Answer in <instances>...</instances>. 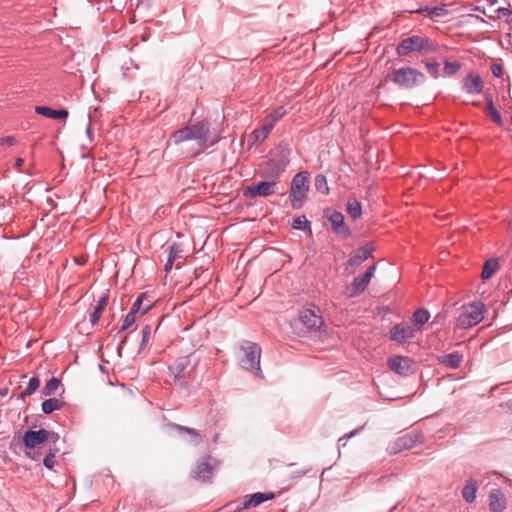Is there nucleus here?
Returning <instances> with one entry per match:
<instances>
[{
    "instance_id": "1",
    "label": "nucleus",
    "mask_w": 512,
    "mask_h": 512,
    "mask_svg": "<svg viewBox=\"0 0 512 512\" xmlns=\"http://www.w3.org/2000/svg\"><path fill=\"white\" fill-rule=\"evenodd\" d=\"M176 144L184 141L196 140L200 151L203 152L220 141L219 133L213 135L208 120H201L192 125H186L176 130L173 135Z\"/></svg>"
},
{
    "instance_id": "2",
    "label": "nucleus",
    "mask_w": 512,
    "mask_h": 512,
    "mask_svg": "<svg viewBox=\"0 0 512 512\" xmlns=\"http://www.w3.org/2000/svg\"><path fill=\"white\" fill-rule=\"evenodd\" d=\"M437 44L427 37L420 35H412L402 39L397 47L396 52L399 56L404 57L410 53L432 54L437 52Z\"/></svg>"
},
{
    "instance_id": "3",
    "label": "nucleus",
    "mask_w": 512,
    "mask_h": 512,
    "mask_svg": "<svg viewBox=\"0 0 512 512\" xmlns=\"http://www.w3.org/2000/svg\"><path fill=\"white\" fill-rule=\"evenodd\" d=\"M241 351L243 355L239 358L240 366L263 379L264 376L260 366L261 347L255 342L243 341Z\"/></svg>"
},
{
    "instance_id": "4",
    "label": "nucleus",
    "mask_w": 512,
    "mask_h": 512,
    "mask_svg": "<svg viewBox=\"0 0 512 512\" xmlns=\"http://www.w3.org/2000/svg\"><path fill=\"white\" fill-rule=\"evenodd\" d=\"M308 171H300L291 180L289 199L291 207L295 210L303 207L309 192Z\"/></svg>"
},
{
    "instance_id": "5",
    "label": "nucleus",
    "mask_w": 512,
    "mask_h": 512,
    "mask_svg": "<svg viewBox=\"0 0 512 512\" xmlns=\"http://www.w3.org/2000/svg\"><path fill=\"white\" fill-rule=\"evenodd\" d=\"M387 78L405 89H412L425 81V75L412 67H400L388 73Z\"/></svg>"
},
{
    "instance_id": "6",
    "label": "nucleus",
    "mask_w": 512,
    "mask_h": 512,
    "mask_svg": "<svg viewBox=\"0 0 512 512\" xmlns=\"http://www.w3.org/2000/svg\"><path fill=\"white\" fill-rule=\"evenodd\" d=\"M289 154V150L284 148L271 152L263 175L272 180L279 178L289 164Z\"/></svg>"
},
{
    "instance_id": "7",
    "label": "nucleus",
    "mask_w": 512,
    "mask_h": 512,
    "mask_svg": "<svg viewBox=\"0 0 512 512\" xmlns=\"http://www.w3.org/2000/svg\"><path fill=\"white\" fill-rule=\"evenodd\" d=\"M485 306L482 302H472L463 307L457 317L456 326L460 329L471 328L480 323L484 318Z\"/></svg>"
},
{
    "instance_id": "8",
    "label": "nucleus",
    "mask_w": 512,
    "mask_h": 512,
    "mask_svg": "<svg viewBox=\"0 0 512 512\" xmlns=\"http://www.w3.org/2000/svg\"><path fill=\"white\" fill-rule=\"evenodd\" d=\"M298 320L305 328V332H317L324 324L319 307L312 303L299 311Z\"/></svg>"
},
{
    "instance_id": "9",
    "label": "nucleus",
    "mask_w": 512,
    "mask_h": 512,
    "mask_svg": "<svg viewBox=\"0 0 512 512\" xmlns=\"http://www.w3.org/2000/svg\"><path fill=\"white\" fill-rule=\"evenodd\" d=\"M220 466V461L212 456L201 457L192 471V477L203 483H212L213 476L217 468Z\"/></svg>"
},
{
    "instance_id": "10",
    "label": "nucleus",
    "mask_w": 512,
    "mask_h": 512,
    "mask_svg": "<svg viewBox=\"0 0 512 512\" xmlns=\"http://www.w3.org/2000/svg\"><path fill=\"white\" fill-rule=\"evenodd\" d=\"M22 440L26 448L32 449L45 442L55 444L59 440V435L43 428L39 430H27Z\"/></svg>"
},
{
    "instance_id": "11",
    "label": "nucleus",
    "mask_w": 512,
    "mask_h": 512,
    "mask_svg": "<svg viewBox=\"0 0 512 512\" xmlns=\"http://www.w3.org/2000/svg\"><path fill=\"white\" fill-rule=\"evenodd\" d=\"M418 329H416L411 323L402 321L393 325L390 328L389 336L390 339L399 345L410 343L415 338Z\"/></svg>"
},
{
    "instance_id": "12",
    "label": "nucleus",
    "mask_w": 512,
    "mask_h": 512,
    "mask_svg": "<svg viewBox=\"0 0 512 512\" xmlns=\"http://www.w3.org/2000/svg\"><path fill=\"white\" fill-rule=\"evenodd\" d=\"M277 186L278 184L274 180L252 183L245 188L243 196L250 199L256 197H267L277 192Z\"/></svg>"
},
{
    "instance_id": "13",
    "label": "nucleus",
    "mask_w": 512,
    "mask_h": 512,
    "mask_svg": "<svg viewBox=\"0 0 512 512\" xmlns=\"http://www.w3.org/2000/svg\"><path fill=\"white\" fill-rule=\"evenodd\" d=\"M324 217L331 224V228L334 233L340 234L346 238L352 235V231L346 224L345 217L341 212L333 209H326L324 211Z\"/></svg>"
},
{
    "instance_id": "14",
    "label": "nucleus",
    "mask_w": 512,
    "mask_h": 512,
    "mask_svg": "<svg viewBox=\"0 0 512 512\" xmlns=\"http://www.w3.org/2000/svg\"><path fill=\"white\" fill-rule=\"evenodd\" d=\"M376 268L377 264L374 263L367 268L364 274L359 275L353 279L351 286L348 288L349 297L358 296L367 289L372 277L374 276Z\"/></svg>"
},
{
    "instance_id": "15",
    "label": "nucleus",
    "mask_w": 512,
    "mask_h": 512,
    "mask_svg": "<svg viewBox=\"0 0 512 512\" xmlns=\"http://www.w3.org/2000/svg\"><path fill=\"white\" fill-rule=\"evenodd\" d=\"M423 442V435L420 432H409L400 437H398L392 446V451L394 454L400 453L404 450L413 448L417 444H421Z\"/></svg>"
},
{
    "instance_id": "16",
    "label": "nucleus",
    "mask_w": 512,
    "mask_h": 512,
    "mask_svg": "<svg viewBox=\"0 0 512 512\" xmlns=\"http://www.w3.org/2000/svg\"><path fill=\"white\" fill-rule=\"evenodd\" d=\"M191 364V355L178 357L171 365L168 366L169 374L178 382L182 387L184 386L183 380L186 378V369Z\"/></svg>"
},
{
    "instance_id": "17",
    "label": "nucleus",
    "mask_w": 512,
    "mask_h": 512,
    "mask_svg": "<svg viewBox=\"0 0 512 512\" xmlns=\"http://www.w3.org/2000/svg\"><path fill=\"white\" fill-rule=\"evenodd\" d=\"M389 368L402 376L413 373L412 360L406 356H392L388 359Z\"/></svg>"
},
{
    "instance_id": "18",
    "label": "nucleus",
    "mask_w": 512,
    "mask_h": 512,
    "mask_svg": "<svg viewBox=\"0 0 512 512\" xmlns=\"http://www.w3.org/2000/svg\"><path fill=\"white\" fill-rule=\"evenodd\" d=\"M374 250L375 248L372 243H367L366 245L356 249L348 259L347 265L351 267H357L361 265L372 255Z\"/></svg>"
},
{
    "instance_id": "19",
    "label": "nucleus",
    "mask_w": 512,
    "mask_h": 512,
    "mask_svg": "<svg viewBox=\"0 0 512 512\" xmlns=\"http://www.w3.org/2000/svg\"><path fill=\"white\" fill-rule=\"evenodd\" d=\"M275 497L273 492L263 493L257 492L254 494L246 495L243 497L241 503V509H249L251 507H257L267 500H271Z\"/></svg>"
},
{
    "instance_id": "20",
    "label": "nucleus",
    "mask_w": 512,
    "mask_h": 512,
    "mask_svg": "<svg viewBox=\"0 0 512 512\" xmlns=\"http://www.w3.org/2000/svg\"><path fill=\"white\" fill-rule=\"evenodd\" d=\"M484 83L478 74L470 73L463 79V90L468 94H480Z\"/></svg>"
},
{
    "instance_id": "21",
    "label": "nucleus",
    "mask_w": 512,
    "mask_h": 512,
    "mask_svg": "<svg viewBox=\"0 0 512 512\" xmlns=\"http://www.w3.org/2000/svg\"><path fill=\"white\" fill-rule=\"evenodd\" d=\"M489 507L492 512H503L507 507V500L500 489H494L489 494Z\"/></svg>"
},
{
    "instance_id": "22",
    "label": "nucleus",
    "mask_w": 512,
    "mask_h": 512,
    "mask_svg": "<svg viewBox=\"0 0 512 512\" xmlns=\"http://www.w3.org/2000/svg\"><path fill=\"white\" fill-rule=\"evenodd\" d=\"M109 300V291L106 290L99 297L97 304L94 306L93 311L90 313V323L95 325L98 323L105 307L107 306Z\"/></svg>"
},
{
    "instance_id": "23",
    "label": "nucleus",
    "mask_w": 512,
    "mask_h": 512,
    "mask_svg": "<svg viewBox=\"0 0 512 512\" xmlns=\"http://www.w3.org/2000/svg\"><path fill=\"white\" fill-rule=\"evenodd\" d=\"M416 13L422 14L426 17H429L431 19L435 17H444L448 14V9L445 5L441 6H435V7H429L427 5L420 6L415 10Z\"/></svg>"
},
{
    "instance_id": "24",
    "label": "nucleus",
    "mask_w": 512,
    "mask_h": 512,
    "mask_svg": "<svg viewBox=\"0 0 512 512\" xmlns=\"http://www.w3.org/2000/svg\"><path fill=\"white\" fill-rule=\"evenodd\" d=\"M35 112L38 115L51 119L67 118L69 115V112L66 109L55 110L47 106H36Z\"/></svg>"
},
{
    "instance_id": "25",
    "label": "nucleus",
    "mask_w": 512,
    "mask_h": 512,
    "mask_svg": "<svg viewBox=\"0 0 512 512\" xmlns=\"http://www.w3.org/2000/svg\"><path fill=\"white\" fill-rule=\"evenodd\" d=\"M478 482L475 479H469L462 489V497L467 503H473L476 499Z\"/></svg>"
},
{
    "instance_id": "26",
    "label": "nucleus",
    "mask_w": 512,
    "mask_h": 512,
    "mask_svg": "<svg viewBox=\"0 0 512 512\" xmlns=\"http://www.w3.org/2000/svg\"><path fill=\"white\" fill-rule=\"evenodd\" d=\"M413 326L418 329V332L421 331L422 327L429 321L430 313L428 310L424 308H418L413 312L412 315Z\"/></svg>"
},
{
    "instance_id": "27",
    "label": "nucleus",
    "mask_w": 512,
    "mask_h": 512,
    "mask_svg": "<svg viewBox=\"0 0 512 512\" xmlns=\"http://www.w3.org/2000/svg\"><path fill=\"white\" fill-rule=\"evenodd\" d=\"M463 356L458 352L443 355L440 362L450 369H457L461 366Z\"/></svg>"
},
{
    "instance_id": "28",
    "label": "nucleus",
    "mask_w": 512,
    "mask_h": 512,
    "mask_svg": "<svg viewBox=\"0 0 512 512\" xmlns=\"http://www.w3.org/2000/svg\"><path fill=\"white\" fill-rule=\"evenodd\" d=\"M499 269V262L496 258H490L485 261L481 272L483 280L490 279Z\"/></svg>"
},
{
    "instance_id": "29",
    "label": "nucleus",
    "mask_w": 512,
    "mask_h": 512,
    "mask_svg": "<svg viewBox=\"0 0 512 512\" xmlns=\"http://www.w3.org/2000/svg\"><path fill=\"white\" fill-rule=\"evenodd\" d=\"M174 428L179 433H187L191 437V443L193 445H199L203 440L202 435L194 428H189L179 424H174Z\"/></svg>"
},
{
    "instance_id": "30",
    "label": "nucleus",
    "mask_w": 512,
    "mask_h": 512,
    "mask_svg": "<svg viewBox=\"0 0 512 512\" xmlns=\"http://www.w3.org/2000/svg\"><path fill=\"white\" fill-rule=\"evenodd\" d=\"M146 294L145 293H141L137 298L136 300L134 301L130 311L133 312V313H137V312H141V314H146L147 312H149L151 310V308L153 307L154 303L153 302H149L147 304H145L144 306H142L143 304V300L145 298Z\"/></svg>"
},
{
    "instance_id": "31",
    "label": "nucleus",
    "mask_w": 512,
    "mask_h": 512,
    "mask_svg": "<svg viewBox=\"0 0 512 512\" xmlns=\"http://www.w3.org/2000/svg\"><path fill=\"white\" fill-rule=\"evenodd\" d=\"M346 210L353 220H357L362 216V205L356 199L348 200Z\"/></svg>"
},
{
    "instance_id": "32",
    "label": "nucleus",
    "mask_w": 512,
    "mask_h": 512,
    "mask_svg": "<svg viewBox=\"0 0 512 512\" xmlns=\"http://www.w3.org/2000/svg\"><path fill=\"white\" fill-rule=\"evenodd\" d=\"M62 406V401L57 398H49L42 402L41 410L44 414H51L52 412L59 410Z\"/></svg>"
},
{
    "instance_id": "33",
    "label": "nucleus",
    "mask_w": 512,
    "mask_h": 512,
    "mask_svg": "<svg viewBox=\"0 0 512 512\" xmlns=\"http://www.w3.org/2000/svg\"><path fill=\"white\" fill-rule=\"evenodd\" d=\"M287 114V110L283 106H279L273 109L266 117L265 121L270 123L272 126L282 119Z\"/></svg>"
},
{
    "instance_id": "34",
    "label": "nucleus",
    "mask_w": 512,
    "mask_h": 512,
    "mask_svg": "<svg viewBox=\"0 0 512 512\" xmlns=\"http://www.w3.org/2000/svg\"><path fill=\"white\" fill-rule=\"evenodd\" d=\"M486 104H487V110H488V114L491 118V120L496 123V124H501L502 123V117H501V114L500 112L497 110V108L494 106V103H493V99L491 96L489 97H486Z\"/></svg>"
},
{
    "instance_id": "35",
    "label": "nucleus",
    "mask_w": 512,
    "mask_h": 512,
    "mask_svg": "<svg viewBox=\"0 0 512 512\" xmlns=\"http://www.w3.org/2000/svg\"><path fill=\"white\" fill-rule=\"evenodd\" d=\"M315 189L323 195H328L330 192L327 178L323 174H318L314 178Z\"/></svg>"
},
{
    "instance_id": "36",
    "label": "nucleus",
    "mask_w": 512,
    "mask_h": 512,
    "mask_svg": "<svg viewBox=\"0 0 512 512\" xmlns=\"http://www.w3.org/2000/svg\"><path fill=\"white\" fill-rule=\"evenodd\" d=\"M40 385V380L38 377L34 376L29 380L28 386L24 391H22L19 395L20 399H25V397L32 395Z\"/></svg>"
},
{
    "instance_id": "37",
    "label": "nucleus",
    "mask_w": 512,
    "mask_h": 512,
    "mask_svg": "<svg viewBox=\"0 0 512 512\" xmlns=\"http://www.w3.org/2000/svg\"><path fill=\"white\" fill-rule=\"evenodd\" d=\"M60 383L61 382L58 378L52 377L50 380L47 381V383L43 387L42 394L44 396H51V395L55 394V392L57 391V389L60 386Z\"/></svg>"
},
{
    "instance_id": "38",
    "label": "nucleus",
    "mask_w": 512,
    "mask_h": 512,
    "mask_svg": "<svg viewBox=\"0 0 512 512\" xmlns=\"http://www.w3.org/2000/svg\"><path fill=\"white\" fill-rule=\"evenodd\" d=\"M291 227L293 229H309L311 230V222L307 220V218L302 215L295 217L291 223Z\"/></svg>"
},
{
    "instance_id": "39",
    "label": "nucleus",
    "mask_w": 512,
    "mask_h": 512,
    "mask_svg": "<svg viewBox=\"0 0 512 512\" xmlns=\"http://www.w3.org/2000/svg\"><path fill=\"white\" fill-rule=\"evenodd\" d=\"M59 452V449L57 448H49L48 453L43 459V465L48 468L52 469L55 465V456Z\"/></svg>"
},
{
    "instance_id": "40",
    "label": "nucleus",
    "mask_w": 512,
    "mask_h": 512,
    "mask_svg": "<svg viewBox=\"0 0 512 512\" xmlns=\"http://www.w3.org/2000/svg\"><path fill=\"white\" fill-rule=\"evenodd\" d=\"M461 68V64L457 61L455 62H450L448 60H446L444 62V74L446 76H452V75H455Z\"/></svg>"
},
{
    "instance_id": "41",
    "label": "nucleus",
    "mask_w": 512,
    "mask_h": 512,
    "mask_svg": "<svg viewBox=\"0 0 512 512\" xmlns=\"http://www.w3.org/2000/svg\"><path fill=\"white\" fill-rule=\"evenodd\" d=\"M182 253L181 244L174 242L168 248V257L170 261H175L176 258Z\"/></svg>"
},
{
    "instance_id": "42",
    "label": "nucleus",
    "mask_w": 512,
    "mask_h": 512,
    "mask_svg": "<svg viewBox=\"0 0 512 512\" xmlns=\"http://www.w3.org/2000/svg\"><path fill=\"white\" fill-rule=\"evenodd\" d=\"M135 319H136V318H135V313H133V312L129 311V312L126 314V316H125V318H124V320H123L122 326H121V328H120V330H119V332H118V333H122V332H124L125 330H127L130 326H132V325H133V323L135 322Z\"/></svg>"
},
{
    "instance_id": "43",
    "label": "nucleus",
    "mask_w": 512,
    "mask_h": 512,
    "mask_svg": "<svg viewBox=\"0 0 512 512\" xmlns=\"http://www.w3.org/2000/svg\"><path fill=\"white\" fill-rule=\"evenodd\" d=\"M425 66H426L429 74L433 78L436 79L439 77V69H440L439 63H437L436 61H427V62H425Z\"/></svg>"
},
{
    "instance_id": "44",
    "label": "nucleus",
    "mask_w": 512,
    "mask_h": 512,
    "mask_svg": "<svg viewBox=\"0 0 512 512\" xmlns=\"http://www.w3.org/2000/svg\"><path fill=\"white\" fill-rule=\"evenodd\" d=\"M141 335H142V338H141V343H140V350H142L149 342L150 335H151V326L145 325L142 328Z\"/></svg>"
},
{
    "instance_id": "45",
    "label": "nucleus",
    "mask_w": 512,
    "mask_h": 512,
    "mask_svg": "<svg viewBox=\"0 0 512 512\" xmlns=\"http://www.w3.org/2000/svg\"><path fill=\"white\" fill-rule=\"evenodd\" d=\"M491 72L494 77L500 78L503 75L504 69L503 66L499 63H493L491 65Z\"/></svg>"
},
{
    "instance_id": "46",
    "label": "nucleus",
    "mask_w": 512,
    "mask_h": 512,
    "mask_svg": "<svg viewBox=\"0 0 512 512\" xmlns=\"http://www.w3.org/2000/svg\"><path fill=\"white\" fill-rule=\"evenodd\" d=\"M252 137L256 143H262L267 138V136H265V134L259 128L252 132Z\"/></svg>"
},
{
    "instance_id": "47",
    "label": "nucleus",
    "mask_w": 512,
    "mask_h": 512,
    "mask_svg": "<svg viewBox=\"0 0 512 512\" xmlns=\"http://www.w3.org/2000/svg\"><path fill=\"white\" fill-rule=\"evenodd\" d=\"M16 142L15 140V137L14 136H5V137H2L1 140H0V144L1 145H14Z\"/></svg>"
},
{
    "instance_id": "48",
    "label": "nucleus",
    "mask_w": 512,
    "mask_h": 512,
    "mask_svg": "<svg viewBox=\"0 0 512 512\" xmlns=\"http://www.w3.org/2000/svg\"><path fill=\"white\" fill-rule=\"evenodd\" d=\"M273 127L274 126H272L270 123H268L264 120V123L262 124L261 127H259V129L265 134V136L268 137V135L271 132V130L273 129Z\"/></svg>"
},
{
    "instance_id": "49",
    "label": "nucleus",
    "mask_w": 512,
    "mask_h": 512,
    "mask_svg": "<svg viewBox=\"0 0 512 512\" xmlns=\"http://www.w3.org/2000/svg\"><path fill=\"white\" fill-rule=\"evenodd\" d=\"M86 135H87V137L89 138L90 141L94 140V133H93V130H92V123H91L90 119H89L87 127H86Z\"/></svg>"
},
{
    "instance_id": "50",
    "label": "nucleus",
    "mask_w": 512,
    "mask_h": 512,
    "mask_svg": "<svg viewBox=\"0 0 512 512\" xmlns=\"http://www.w3.org/2000/svg\"><path fill=\"white\" fill-rule=\"evenodd\" d=\"M359 430H360V429H355V430L351 431L350 433H348V434L344 435L343 437H341V438L339 439V441H338V442H339V444H340L343 440H345V439H349V438H351V437L355 436V435L359 432Z\"/></svg>"
},
{
    "instance_id": "51",
    "label": "nucleus",
    "mask_w": 512,
    "mask_h": 512,
    "mask_svg": "<svg viewBox=\"0 0 512 512\" xmlns=\"http://www.w3.org/2000/svg\"><path fill=\"white\" fill-rule=\"evenodd\" d=\"M24 163V159L23 158H17L16 161H15V169L18 171V172H22V165Z\"/></svg>"
},
{
    "instance_id": "52",
    "label": "nucleus",
    "mask_w": 512,
    "mask_h": 512,
    "mask_svg": "<svg viewBox=\"0 0 512 512\" xmlns=\"http://www.w3.org/2000/svg\"><path fill=\"white\" fill-rule=\"evenodd\" d=\"M173 263H174V261H170L167 259L165 266H164V270L166 273H169L171 271Z\"/></svg>"
},
{
    "instance_id": "53",
    "label": "nucleus",
    "mask_w": 512,
    "mask_h": 512,
    "mask_svg": "<svg viewBox=\"0 0 512 512\" xmlns=\"http://www.w3.org/2000/svg\"><path fill=\"white\" fill-rule=\"evenodd\" d=\"M498 12L501 13L502 15H504V16H510L511 15V10H509L506 7L499 8Z\"/></svg>"
},
{
    "instance_id": "54",
    "label": "nucleus",
    "mask_w": 512,
    "mask_h": 512,
    "mask_svg": "<svg viewBox=\"0 0 512 512\" xmlns=\"http://www.w3.org/2000/svg\"><path fill=\"white\" fill-rule=\"evenodd\" d=\"M126 340H127V335H125V336L123 337V339L121 340V342H120V344H119V346H118V349H117V350H118V354H119V356H121V351H122V349H123V347H124V345H125V343H126Z\"/></svg>"
},
{
    "instance_id": "55",
    "label": "nucleus",
    "mask_w": 512,
    "mask_h": 512,
    "mask_svg": "<svg viewBox=\"0 0 512 512\" xmlns=\"http://www.w3.org/2000/svg\"><path fill=\"white\" fill-rule=\"evenodd\" d=\"M490 5L497 3V0H486Z\"/></svg>"
},
{
    "instance_id": "56",
    "label": "nucleus",
    "mask_w": 512,
    "mask_h": 512,
    "mask_svg": "<svg viewBox=\"0 0 512 512\" xmlns=\"http://www.w3.org/2000/svg\"><path fill=\"white\" fill-rule=\"evenodd\" d=\"M7 394V389L1 390L0 395L5 396Z\"/></svg>"
}]
</instances>
